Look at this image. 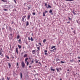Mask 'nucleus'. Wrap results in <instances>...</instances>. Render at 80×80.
<instances>
[{
	"mask_svg": "<svg viewBox=\"0 0 80 80\" xmlns=\"http://www.w3.org/2000/svg\"><path fill=\"white\" fill-rule=\"evenodd\" d=\"M36 14V13H35V12H33V15H35Z\"/></svg>",
	"mask_w": 80,
	"mask_h": 80,
	"instance_id": "nucleus-41",
	"label": "nucleus"
},
{
	"mask_svg": "<svg viewBox=\"0 0 80 80\" xmlns=\"http://www.w3.org/2000/svg\"><path fill=\"white\" fill-rule=\"evenodd\" d=\"M56 68V70H57V72H59V69H58V68Z\"/></svg>",
	"mask_w": 80,
	"mask_h": 80,
	"instance_id": "nucleus-25",
	"label": "nucleus"
},
{
	"mask_svg": "<svg viewBox=\"0 0 80 80\" xmlns=\"http://www.w3.org/2000/svg\"><path fill=\"white\" fill-rule=\"evenodd\" d=\"M23 53H24L23 52H22L21 54V56H23Z\"/></svg>",
	"mask_w": 80,
	"mask_h": 80,
	"instance_id": "nucleus-28",
	"label": "nucleus"
},
{
	"mask_svg": "<svg viewBox=\"0 0 80 80\" xmlns=\"http://www.w3.org/2000/svg\"><path fill=\"white\" fill-rule=\"evenodd\" d=\"M18 47L19 48V49H20V48H21L22 47V46L18 44Z\"/></svg>",
	"mask_w": 80,
	"mask_h": 80,
	"instance_id": "nucleus-9",
	"label": "nucleus"
},
{
	"mask_svg": "<svg viewBox=\"0 0 80 80\" xmlns=\"http://www.w3.org/2000/svg\"><path fill=\"white\" fill-rule=\"evenodd\" d=\"M6 57H7L8 59H9V57L8 56H6Z\"/></svg>",
	"mask_w": 80,
	"mask_h": 80,
	"instance_id": "nucleus-36",
	"label": "nucleus"
},
{
	"mask_svg": "<svg viewBox=\"0 0 80 80\" xmlns=\"http://www.w3.org/2000/svg\"><path fill=\"white\" fill-rule=\"evenodd\" d=\"M65 62H63L62 61H61V63H64Z\"/></svg>",
	"mask_w": 80,
	"mask_h": 80,
	"instance_id": "nucleus-27",
	"label": "nucleus"
},
{
	"mask_svg": "<svg viewBox=\"0 0 80 80\" xmlns=\"http://www.w3.org/2000/svg\"><path fill=\"white\" fill-rule=\"evenodd\" d=\"M47 8H51V6H50V5H48V7L47 6L46 7Z\"/></svg>",
	"mask_w": 80,
	"mask_h": 80,
	"instance_id": "nucleus-22",
	"label": "nucleus"
},
{
	"mask_svg": "<svg viewBox=\"0 0 80 80\" xmlns=\"http://www.w3.org/2000/svg\"><path fill=\"white\" fill-rule=\"evenodd\" d=\"M72 30H73V28H71Z\"/></svg>",
	"mask_w": 80,
	"mask_h": 80,
	"instance_id": "nucleus-60",
	"label": "nucleus"
},
{
	"mask_svg": "<svg viewBox=\"0 0 80 80\" xmlns=\"http://www.w3.org/2000/svg\"><path fill=\"white\" fill-rule=\"evenodd\" d=\"M70 62H73V59H72V60H70Z\"/></svg>",
	"mask_w": 80,
	"mask_h": 80,
	"instance_id": "nucleus-29",
	"label": "nucleus"
},
{
	"mask_svg": "<svg viewBox=\"0 0 80 80\" xmlns=\"http://www.w3.org/2000/svg\"><path fill=\"white\" fill-rule=\"evenodd\" d=\"M56 47V46H52V47L51 48V49L52 50V49H53V48H55Z\"/></svg>",
	"mask_w": 80,
	"mask_h": 80,
	"instance_id": "nucleus-10",
	"label": "nucleus"
},
{
	"mask_svg": "<svg viewBox=\"0 0 80 80\" xmlns=\"http://www.w3.org/2000/svg\"><path fill=\"white\" fill-rule=\"evenodd\" d=\"M67 23H70V22H67Z\"/></svg>",
	"mask_w": 80,
	"mask_h": 80,
	"instance_id": "nucleus-45",
	"label": "nucleus"
},
{
	"mask_svg": "<svg viewBox=\"0 0 80 80\" xmlns=\"http://www.w3.org/2000/svg\"><path fill=\"white\" fill-rule=\"evenodd\" d=\"M45 12H43V17H45Z\"/></svg>",
	"mask_w": 80,
	"mask_h": 80,
	"instance_id": "nucleus-24",
	"label": "nucleus"
},
{
	"mask_svg": "<svg viewBox=\"0 0 80 80\" xmlns=\"http://www.w3.org/2000/svg\"><path fill=\"white\" fill-rule=\"evenodd\" d=\"M28 8L29 9H30V8H31V7H28Z\"/></svg>",
	"mask_w": 80,
	"mask_h": 80,
	"instance_id": "nucleus-57",
	"label": "nucleus"
},
{
	"mask_svg": "<svg viewBox=\"0 0 80 80\" xmlns=\"http://www.w3.org/2000/svg\"><path fill=\"white\" fill-rule=\"evenodd\" d=\"M0 55H1V56L3 57V54L1 52H0Z\"/></svg>",
	"mask_w": 80,
	"mask_h": 80,
	"instance_id": "nucleus-18",
	"label": "nucleus"
},
{
	"mask_svg": "<svg viewBox=\"0 0 80 80\" xmlns=\"http://www.w3.org/2000/svg\"><path fill=\"white\" fill-rule=\"evenodd\" d=\"M59 70H60V71H61L62 70V68H59Z\"/></svg>",
	"mask_w": 80,
	"mask_h": 80,
	"instance_id": "nucleus-42",
	"label": "nucleus"
},
{
	"mask_svg": "<svg viewBox=\"0 0 80 80\" xmlns=\"http://www.w3.org/2000/svg\"><path fill=\"white\" fill-rule=\"evenodd\" d=\"M30 15H28V19H30Z\"/></svg>",
	"mask_w": 80,
	"mask_h": 80,
	"instance_id": "nucleus-14",
	"label": "nucleus"
},
{
	"mask_svg": "<svg viewBox=\"0 0 80 80\" xmlns=\"http://www.w3.org/2000/svg\"><path fill=\"white\" fill-rule=\"evenodd\" d=\"M29 59H30V60L31 59V58H29Z\"/></svg>",
	"mask_w": 80,
	"mask_h": 80,
	"instance_id": "nucleus-61",
	"label": "nucleus"
},
{
	"mask_svg": "<svg viewBox=\"0 0 80 80\" xmlns=\"http://www.w3.org/2000/svg\"><path fill=\"white\" fill-rule=\"evenodd\" d=\"M44 54L45 55H46V56H48V53L47 52H44Z\"/></svg>",
	"mask_w": 80,
	"mask_h": 80,
	"instance_id": "nucleus-17",
	"label": "nucleus"
},
{
	"mask_svg": "<svg viewBox=\"0 0 80 80\" xmlns=\"http://www.w3.org/2000/svg\"><path fill=\"white\" fill-rule=\"evenodd\" d=\"M36 52V50H33L32 51V53L33 55H35V53H36V52Z\"/></svg>",
	"mask_w": 80,
	"mask_h": 80,
	"instance_id": "nucleus-4",
	"label": "nucleus"
},
{
	"mask_svg": "<svg viewBox=\"0 0 80 80\" xmlns=\"http://www.w3.org/2000/svg\"><path fill=\"white\" fill-rule=\"evenodd\" d=\"M52 10L50 9L49 11V13H52Z\"/></svg>",
	"mask_w": 80,
	"mask_h": 80,
	"instance_id": "nucleus-21",
	"label": "nucleus"
},
{
	"mask_svg": "<svg viewBox=\"0 0 80 80\" xmlns=\"http://www.w3.org/2000/svg\"><path fill=\"white\" fill-rule=\"evenodd\" d=\"M62 79H60V80H62Z\"/></svg>",
	"mask_w": 80,
	"mask_h": 80,
	"instance_id": "nucleus-64",
	"label": "nucleus"
},
{
	"mask_svg": "<svg viewBox=\"0 0 80 80\" xmlns=\"http://www.w3.org/2000/svg\"><path fill=\"white\" fill-rule=\"evenodd\" d=\"M78 59H80V58L79 56L78 57Z\"/></svg>",
	"mask_w": 80,
	"mask_h": 80,
	"instance_id": "nucleus-58",
	"label": "nucleus"
},
{
	"mask_svg": "<svg viewBox=\"0 0 80 80\" xmlns=\"http://www.w3.org/2000/svg\"><path fill=\"white\" fill-rule=\"evenodd\" d=\"M32 63H33V61H32V62H31Z\"/></svg>",
	"mask_w": 80,
	"mask_h": 80,
	"instance_id": "nucleus-54",
	"label": "nucleus"
},
{
	"mask_svg": "<svg viewBox=\"0 0 80 80\" xmlns=\"http://www.w3.org/2000/svg\"><path fill=\"white\" fill-rule=\"evenodd\" d=\"M16 51L17 54H18V48H16Z\"/></svg>",
	"mask_w": 80,
	"mask_h": 80,
	"instance_id": "nucleus-5",
	"label": "nucleus"
},
{
	"mask_svg": "<svg viewBox=\"0 0 80 80\" xmlns=\"http://www.w3.org/2000/svg\"><path fill=\"white\" fill-rule=\"evenodd\" d=\"M36 46L37 49H38V50H40V47L37 44H36Z\"/></svg>",
	"mask_w": 80,
	"mask_h": 80,
	"instance_id": "nucleus-2",
	"label": "nucleus"
},
{
	"mask_svg": "<svg viewBox=\"0 0 80 80\" xmlns=\"http://www.w3.org/2000/svg\"><path fill=\"white\" fill-rule=\"evenodd\" d=\"M31 40L32 42V41H33V38H32V37H31Z\"/></svg>",
	"mask_w": 80,
	"mask_h": 80,
	"instance_id": "nucleus-19",
	"label": "nucleus"
},
{
	"mask_svg": "<svg viewBox=\"0 0 80 80\" xmlns=\"http://www.w3.org/2000/svg\"><path fill=\"white\" fill-rule=\"evenodd\" d=\"M69 69H68V70H67V71H68H68H69Z\"/></svg>",
	"mask_w": 80,
	"mask_h": 80,
	"instance_id": "nucleus-62",
	"label": "nucleus"
},
{
	"mask_svg": "<svg viewBox=\"0 0 80 80\" xmlns=\"http://www.w3.org/2000/svg\"><path fill=\"white\" fill-rule=\"evenodd\" d=\"M3 10H4V11H7V9L4 8L3 9Z\"/></svg>",
	"mask_w": 80,
	"mask_h": 80,
	"instance_id": "nucleus-35",
	"label": "nucleus"
},
{
	"mask_svg": "<svg viewBox=\"0 0 80 80\" xmlns=\"http://www.w3.org/2000/svg\"><path fill=\"white\" fill-rule=\"evenodd\" d=\"M13 1H14V2H15V3H17V1H16V0H13Z\"/></svg>",
	"mask_w": 80,
	"mask_h": 80,
	"instance_id": "nucleus-37",
	"label": "nucleus"
},
{
	"mask_svg": "<svg viewBox=\"0 0 80 80\" xmlns=\"http://www.w3.org/2000/svg\"><path fill=\"white\" fill-rule=\"evenodd\" d=\"M39 45H40L41 46H42V44H41V43L40 42L38 43Z\"/></svg>",
	"mask_w": 80,
	"mask_h": 80,
	"instance_id": "nucleus-39",
	"label": "nucleus"
},
{
	"mask_svg": "<svg viewBox=\"0 0 80 80\" xmlns=\"http://www.w3.org/2000/svg\"><path fill=\"white\" fill-rule=\"evenodd\" d=\"M13 23H14V22H13V21H12L11 23V24H13Z\"/></svg>",
	"mask_w": 80,
	"mask_h": 80,
	"instance_id": "nucleus-47",
	"label": "nucleus"
},
{
	"mask_svg": "<svg viewBox=\"0 0 80 80\" xmlns=\"http://www.w3.org/2000/svg\"><path fill=\"white\" fill-rule=\"evenodd\" d=\"M50 52H51L52 53H53V52H54L53 51V50H50Z\"/></svg>",
	"mask_w": 80,
	"mask_h": 80,
	"instance_id": "nucleus-33",
	"label": "nucleus"
},
{
	"mask_svg": "<svg viewBox=\"0 0 80 80\" xmlns=\"http://www.w3.org/2000/svg\"><path fill=\"white\" fill-rule=\"evenodd\" d=\"M27 56H28V55H27V54H25L23 56V57L24 58H25V57H27Z\"/></svg>",
	"mask_w": 80,
	"mask_h": 80,
	"instance_id": "nucleus-6",
	"label": "nucleus"
},
{
	"mask_svg": "<svg viewBox=\"0 0 80 80\" xmlns=\"http://www.w3.org/2000/svg\"><path fill=\"white\" fill-rule=\"evenodd\" d=\"M68 18L69 19V20H71V18H70V17H68Z\"/></svg>",
	"mask_w": 80,
	"mask_h": 80,
	"instance_id": "nucleus-55",
	"label": "nucleus"
},
{
	"mask_svg": "<svg viewBox=\"0 0 80 80\" xmlns=\"http://www.w3.org/2000/svg\"><path fill=\"white\" fill-rule=\"evenodd\" d=\"M12 58H14V57H12Z\"/></svg>",
	"mask_w": 80,
	"mask_h": 80,
	"instance_id": "nucleus-59",
	"label": "nucleus"
},
{
	"mask_svg": "<svg viewBox=\"0 0 80 80\" xmlns=\"http://www.w3.org/2000/svg\"><path fill=\"white\" fill-rule=\"evenodd\" d=\"M76 31L75 30H74V31L73 32V33H74V34H76V33L75 32Z\"/></svg>",
	"mask_w": 80,
	"mask_h": 80,
	"instance_id": "nucleus-31",
	"label": "nucleus"
},
{
	"mask_svg": "<svg viewBox=\"0 0 80 80\" xmlns=\"http://www.w3.org/2000/svg\"><path fill=\"white\" fill-rule=\"evenodd\" d=\"M18 42H19V43H22V41H21V39H19L18 40Z\"/></svg>",
	"mask_w": 80,
	"mask_h": 80,
	"instance_id": "nucleus-26",
	"label": "nucleus"
},
{
	"mask_svg": "<svg viewBox=\"0 0 80 80\" xmlns=\"http://www.w3.org/2000/svg\"><path fill=\"white\" fill-rule=\"evenodd\" d=\"M12 34H11H11H10V36H12Z\"/></svg>",
	"mask_w": 80,
	"mask_h": 80,
	"instance_id": "nucleus-53",
	"label": "nucleus"
},
{
	"mask_svg": "<svg viewBox=\"0 0 80 80\" xmlns=\"http://www.w3.org/2000/svg\"><path fill=\"white\" fill-rule=\"evenodd\" d=\"M29 25V22H28V21H27L26 26H28V25Z\"/></svg>",
	"mask_w": 80,
	"mask_h": 80,
	"instance_id": "nucleus-13",
	"label": "nucleus"
},
{
	"mask_svg": "<svg viewBox=\"0 0 80 80\" xmlns=\"http://www.w3.org/2000/svg\"><path fill=\"white\" fill-rule=\"evenodd\" d=\"M27 17V16L26 15L23 16L22 18V21H23V22H24V19L25 18Z\"/></svg>",
	"mask_w": 80,
	"mask_h": 80,
	"instance_id": "nucleus-3",
	"label": "nucleus"
},
{
	"mask_svg": "<svg viewBox=\"0 0 80 80\" xmlns=\"http://www.w3.org/2000/svg\"><path fill=\"white\" fill-rule=\"evenodd\" d=\"M17 66H18V62H17Z\"/></svg>",
	"mask_w": 80,
	"mask_h": 80,
	"instance_id": "nucleus-44",
	"label": "nucleus"
},
{
	"mask_svg": "<svg viewBox=\"0 0 80 80\" xmlns=\"http://www.w3.org/2000/svg\"><path fill=\"white\" fill-rule=\"evenodd\" d=\"M38 61H36V63H38Z\"/></svg>",
	"mask_w": 80,
	"mask_h": 80,
	"instance_id": "nucleus-50",
	"label": "nucleus"
},
{
	"mask_svg": "<svg viewBox=\"0 0 80 80\" xmlns=\"http://www.w3.org/2000/svg\"><path fill=\"white\" fill-rule=\"evenodd\" d=\"M2 48L0 46V52H2Z\"/></svg>",
	"mask_w": 80,
	"mask_h": 80,
	"instance_id": "nucleus-7",
	"label": "nucleus"
},
{
	"mask_svg": "<svg viewBox=\"0 0 80 80\" xmlns=\"http://www.w3.org/2000/svg\"><path fill=\"white\" fill-rule=\"evenodd\" d=\"M51 70L52 71H53V72H55V70L54 69H52V67H51Z\"/></svg>",
	"mask_w": 80,
	"mask_h": 80,
	"instance_id": "nucleus-8",
	"label": "nucleus"
},
{
	"mask_svg": "<svg viewBox=\"0 0 80 80\" xmlns=\"http://www.w3.org/2000/svg\"><path fill=\"white\" fill-rule=\"evenodd\" d=\"M66 1H74V0H65Z\"/></svg>",
	"mask_w": 80,
	"mask_h": 80,
	"instance_id": "nucleus-23",
	"label": "nucleus"
},
{
	"mask_svg": "<svg viewBox=\"0 0 80 80\" xmlns=\"http://www.w3.org/2000/svg\"><path fill=\"white\" fill-rule=\"evenodd\" d=\"M20 76L21 77V78H22V73L20 72Z\"/></svg>",
	"mask_w": 80,
	"mask_h": 80,
	"instance_id": "nucleus-11",
	"label": "nucleus"
},
{
	"mask_svg": "<svg viewBox=\"0 0 80 80\" xmlns=\"http://www.w3.org/2000/svg\"><path fill=\"white\" fill-rule=\"evenodd\" d=\"M8 66L9 68H10V67H11V64H10V63H8Z\"/></svg>",
	"mask_w": 80,
	"mask_h": 80,
	"instance_id": "nucleus-15",
	"label": "nucleus"
},
{
	"mask_svg": "<svg viewBox=\"0 0 80 80\" xmlns=\"http://www.w3.org/2000/svg\"><path fill=\"white\" fill-rule=\"evenodd\" d=\"M47 52H48V51L47 50H44V53H47Z\"/></svg>",
	"mask_w": 80,
	"mask_h": 80,
	"instance_id": "nucleus-32",
	"label": "nucleus"
},
{
	"mask_svg": "<svg viewBox=\"0 0 80 80\" xmlns=\"http://www.w3.org/2000/svg\"><path fill=\"white\" fill-rule=\"evenodd\" d=\"M27 66L28 65V64H29V62H27Z\"/></svg>",
	"mask_w": 80,
	"mask_h": 80,
	"instance_id": "nucleus-38",
	"label": "nucleus"
},
{
	"mask_svg": "<svg viewBox=\"0 0 80 80\" xmlns=\"http://www.w3.org/2000/svg\"><path fill=\"white\" fill-rule=\"evenodd\" d=\"M9 29L10 30H12V28H11V27L9 28Z\"/></svg>",
	"mask_w": 80,
	"mask_h": 80,
	"instance_id": "nucleus-46",
	"label": "nucleus"
},
{
	"mask_svg": "<svg viewBox=\"0 0 80 80\" xmlns=\"http://www.w3.org/2000/svg\"><path fill=\"white\" fill-rule=\"evenodd\" d=\"M48 12V11H45V12H44V13H47Z\"/></svg>",
	"mask_w": 80,
	"mask_h": 80,
	"instance_id": "nucleus-49",
	"label": "nucleus"
},
{
	"mask_svg": "<svg viewBox=\"0 0 80 80\" xmlns=\"http://www.w3.org/2000/svg\"><path fill=\"white\" fill-rule=\"evenodd\" d=\"M2 80H5V79H4V78H2V79H1Z\"/></svg>",
	"mask_w": 80,
	"mask_h": 80,
	"instance_id": "nucleus-48",
	"label": "nucleus"
},
{
	"mask_svg": "<svg viewBox=\"0 0 80 80\" xmlns=\"http://www.w3.org/2000/svg\"><path fill=\"white\" fill-rule=\"evenodd\" d=\"M21 65L22 66V68H24V67H25V63H24V62L22 61V62L21 63Z\"/></svg>",
	"mask_w": 80,
	"mask_h": 80,
	"instance_id": "nucleus-1",
	"label": "nucleus"
},
{
	"mask_svg": "<svg viewBox=\"0 0 80 80\" xmlns=\"http://www.w3.org/2000/svg\"><path fill=\"white\" fill-rule=\"evenodd\" d=\"M47 3H46L45 4V6H47Z\"/></svg>",
	"mask_w": 80,
	"mask_h": 80,
	"instance_id": "nucleus-52",
	"label": "nucleus"
},
{
	"mask_svg": "<svg viewBox=\"0 0 80 80\" xmlns=\"http://www.w3.org/2000/svg\"><path fill=\"white\" fill-rule=\"evenodd\" d=\"M73 14H74V15H76V13H75V12L73 11Z\"/></svg>",
	"mask_w": 80,
	"mask_h": 80,
	"instance_id": "nucleus-34",
	"label": "nucleus"
},
{
	"mask_svg": "<svg viewBox=\"0 0 80 80\" xmlns=\"http://www.w3.org/2000/svg\"><path fill=\"white\" fill-rule=\"evenodd\" d=\"M56 50H57V48H55L52 50H53V51L55 52H56Z\"/></svg>",
	"mask_w": 80,
	"mask_h": 80,
	"instance_id": "nucleus-20",
	"label": "nucleus"
},
{
	"mask_svg": "<svg viewBox=\"0 0 80 80\" xmlns=\"http://www.w3.org/2000/svg\"><path fill=\"white\" fill-rule=\"evenodd\" d=\"M47 41V39H45L43 40V43H45Z\"/></svg>",
	"mask_w": 80,
	"mask_h": 80,
	"instance_id": "nucleus-16",
	"label": "nucleus"
},
{
	"mask_svg": "<svg viewBox=\"0 0 80 80\" xmlns=\"http://www.w3.org/2000/svg\"><path fill=\"white\" fill-rule=\"evenodd\" d=\"M60 59H58L56 60V61L57 62H58V61H60Z\"/></svg>",
	"mask_w": 80,
	"mask_h": 80,
	"instance_id": "nucleus-40",
	"label": "nucleus"
},
{
	"mask_svg": "<svg viewBox=\"0 0 80 80\" xmlns=\"http://www.w3.org/2000/svg\"><path fill=\"white\" fill-rule=\"evenodd\" d=\"M7 79L8 80H9V78H8V77H7Z\"/></svg>",
	"mask_w": 80,
	"mask_h": 80,
	"instance_id": "nucleus-51",
	"label": "nucleus"
},
{
	"mask_svg": "<svg viewBox=\"0 0 80 80\" xmlns=\"http://www.w3.org/2000/svg\"><path fill=\"white\" fill-rule=\"evenodd\" d=\"M28 40H31V39L29 37H28Z\"/></svg>",
	"mask_w": 80,
	"mask_h": 80,
	"instance_id": "nucleus-43",
	"label": "nucleus"
},
{
	"mask_svg": "<svg viewBox=\"0 0 80 80\" xmlns=\"http://www.w3.org/2000/svg\"><path fill=\"white\" fill-rule=\"evenodd\" d=\"M28 58H26L25 60V61L26 62H27V60H28Z\"/></svg>",
	"mask_w": 80,
	"mask_h": 80,
	"instance_id": "nucleus-12",
	"label": "nucleus"
},
{
	"mask_svg": "<svg viewBox=\"0 0 80 80\" xmlns=\"http://www.w3.org/2000/svg\"><path fill=\"white\" fill-rule=\"evenodd\" d=\"M20 38V36L19 35H18L17 37V39H18Z\"/></svg>",
	"mask_w": 80,
	"mask_h": 80,
	"instance_id": "nucleus-30",
	"label": "nucleus"
},
{
	"mask_svg": "<svg viewBox=\"0 0 80 80\" xmlns=\"http://www.w3.org/2000/svg\"><path fill=\"white\" fill-rule=\"evenodd\" d=\"M31 67H32V66H29V68H31Z\"/></svg>",
	"mask_w": 80,
	"mask_h": 80,
	"instance_id": "nucleus-56",
	"label": "nucleus"
},
{
	"mask_svg": "<svg viewBox=\"0 0 80 80\" xmlns=\"http://www.w3.org/2000/svg\"><path fill=\"white\" fill-rule=\"evenodd\" d=\"M78 62H80V60H79Z\"/></svg>",
	"mask_w": 80,
	"mask_h": 80,
	"instance_id": "nucleus-63",
	"label": "nucleus"
}]
</instances>
